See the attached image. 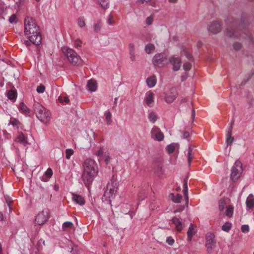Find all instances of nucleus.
<instances>
[{
  "label": "nucleus",
  "instance_id": "nucleus-16",
  "mask_svg": "<svg viewBox=\"0 0 254 254\" xmlns=\"http://www.w3.org/2000/svg\"><path fill=\"white\" fill-rule=\"evenodd\" d=\"M172 223L175 225L176 230L180 232L183 229V225L180 218L174 217L172 219Z\"/></svg>",
  "mask_w": 254,
  "mask_h": 254
},
{
  "label": "nucleus",
  "instance_id": "nucleus-8",
  "mask_svg": "<svg viewBox=\"0 0 254 254\" xmlns=\"http://www.w3.org/2000/svg\"><path fill=\"white\" fill-rule=\"evenodd\" d=\"M49 218V210L47 209L43 210L36 216L35 224L38 225H43L48 221Z\"/></svg>",
  "mask_w": 254,
  "mask_h": 254
},
{
  "label": "nucleus",
  "instance_id": "nucleus-10",
  "mask_svg": "<svg viewBox=\"0 0 254 254\" xmlns=\"http://www.w3.org/2000/svg\"><path fill=\"white\" fill-rule=\"evenodd\" d=\"M169 62L173 66V70L174 71H178L180 69L182 60L180 57L173 56L169 59Z\"/></svg>",
  "mask_w": 254,
  "mask_h": 254
},
{
  "label": "nucleus",
  "instance_id": "nucleus-44",
  "mask_svg": "<svg viewBox=\"0 0 254 254\" xmlns=\"http://www.w3.org/2000/svg\"><path fill=\"white\" fill-rule=\"evenodd\" d=\"M191 68V64L189 62H186L183 64V68L186 71L190 70Z\"/></svg>",
  "mask_w": 254,
  "mask_h": 254
},
{
  "label": "nucleus",
  "instance_id": "nucleus-27",
  "mask_svg": "<svg viewBox=\"0 0 254 254\" xmlns=\"http://www.w3.org/2000/svg\"><path fill=\"white\" fill-rule=\"evenodd\" d=\"M234 141V137H232V131L231 129H229V131L227 133V139L226 142L227 145H231Z\"/></svg>",
  "mask_w": 254,
  "mask_h": 254
},
{
  "label": "nucleus",
  "instance_id": "nucleus-9",
  "mask_svg": "<svg viewBox=\"0 0 254 254\" xmlns=\"http://www.w3.org/2000/svg\"><path fill=\"white\" fill-rule=\"evenodd\" d=\"M178 96L176 88L172 87L168 91L165 96V101L166 103L170 104L173 103Z\"/></svg>",
  "mask_w": 254,
  "mask_h": 254
},
{
  "label": "nucleus",
  "instance_id": "nucleus-50",
  "mask_svg": "<svg viewBox=\"0 0 254 254\" xmlns=\"http://www.w3.org/2000/svg\"><path fill=\"white\" fill-rule=\"evenodd\" d=\"M82 44V42L79 40L77 39L74 42V46L75 48H78L80 47Z\"/></svg>",
  "mask_w": 254,
  "mask_h": 254
},
{
  "label": "nucleus",
  "instance_id": "nucleus-58",
  "mask_svg": "<svg viewBox=\"0 0 254 254\" xmlns=\"http://www.w3.org/2000/svg\"><path fill=\"white\" fill-rule=\"evenodd\" d=\"M6 202L7 203V205H8V207H9V209L10 212H11V211H12V207H11V201H8V200H6Z\"/></svg>",
  "mask_w": 254,
  "mask_h": 254
},
{
  "label": "nucleus",
  "instance_id": "nucleus-54",
  "mask_svg": "<svg viewBox=\"0 0 254 254\" xmlns=\"http://www.w3.org/2000/svg\"><path fill=\"white\" fill-rule=\"evenodd\" d=\"M166 242L169 245H172L174 243V240L171 237H169Z\"/></svg>",
  "mask_w": 254,
  "mask_h": 254
},
{
  "label": "nucleus",
  "instance_id": "nucleus-46",
  "mask_svg": "<svg viewBox=\"0 0 254 254\" xmlns=\"http://www.w3.org/2000/svg\"><path fill=\"white\" fill-rule=\"evenodd\" d=\"M9 21L10 23H16L17 20V17H16V14H12L10 17H9Z\"/></svg>",
  "mask_w": 254,
  "mask_h": 254
},
{
  "label": "nucleus",
  "instance_id": "nucleus-64",
  "mask_svg": "<svg viewBox=\"0 0 254 254\" xmlns=\"http://www.w3.org/2000/svg\"><path fill=\"white\" fill-rule=\"evenodd\" d=\"M3 219V215L2 213L0 212V221H2Z\"/></svg>",
  "mask_w": 254,
  "mask_h": 254
},
{
  "label": "nucleus",
  "instance_id": "nucleus-1",
  "mask_svg": "<svg viewBox=\"0 0 254 254\" xmlns=\"http://www.w3.org/2000/svg\"><path fill=\"white\" fill-rule=\"evenodd\" d=\"M24 34L27 39L24 41V44L27 47L30 46L31 43L35 45L41 44L42 36L40 28L31 17L27 16L25 18Z\"/></svg>",
  "mask_w": 254,
  "mask_h": 254
},
{
  "label": "nucleus",
  "instance_id": "nucleus-6",
  "mask_svg": "<svg viewBox=\"0 0 254 254\" xmlns=\"http://www.w3.org/2000/svg\"><path fill=\"white\" fill-rule=\"evenodd\" d=\"M243 172V167L241 162L237 160L231 170V174L230 176L231 179L235 182L238 180L241 176Z\"/></svg>",
  "mask_w": 254,
  "mask_h": 254
},
{
  "label": "nucleus",
  "instance_id": "nucleus-47",
  "mask_svg": "<svg viewBox=\"0 0 254 254\" xmlns=\"http://www.w3.org/2000/svg\"><path fill=\"white\" fill-rule=\"evenodd\" d=\"M45 175L48 178H50L53 175L52 170L51 168H49L46 171Z\"/></svg>",
  "mask_w": 254,
  "mask_h": 254
},
{
  "label": "nucleus",
  "instance_id": "nucleus-37",
  "mask_svg": "<svg viewBox=\"0 0 254 254\" xmlns=\"http://www.w3.org/2000/svg\"><path fill=\"white\" fill-rule=\"evenodd\" d=\"M73 226V223L69 221H67L63 224L62 228L64 231H66L67 229L72 228Z\"/></svg>",
  "mask_w": 254,
  "mask_h": 254
},
{
  "label": "nucleus",
  "instance_id": "nucleus-59",
  "mask_svg": "<svg viewBox=\"0 0 254 254\" xmlns=\"http://www.w3.org/2000/svg\"><path fill=\"white\" fill-rule=\"evenodd\" d=\"M183 136L185 138H188L189 136V133L188 131H184Z\"/></svg>",
  "mask_w": 254,
  "mask_h": 254
},
{
  "label": "nucleus",
  "instance_id": "nucleus-41",
  "mask_svg": "<svg viewBox=\"0 0 254 254\" xmlns=\"http://www.w3.org/2000/svg\"><path fill=\"white\" fill-rule=\"evenodd\" d=\"M176 148V145L174 143H172L167 146V150L169 153H172L174 152Z\"/></svg>",
  "mask_w": 254,
  "mask_h": 254
},
{
  "label": "nucleus",
  "instance_id": "nucleus-25",
  "mask_svg": "<svg viewBox=\"0 0 254 254\" xmlns=\"http://www.w3.org/2000/svg\"><path fill=\"white\" fill-rule=\"evenodd\" d=\"M192 150H193V148L191 146H190L189 147L188 152V153L187 155L188 165L189 166H190L191 160L193 158V155L192 154Z\"/></svg>",
  "mask_w": 254,
  "mask_h": 254
},
{
  "label": "nucleus",
  "instance_id": "nucleus-53",
  "mask_svg": "<svg viewBox=\"0 0 254 254\" xmlns=\"http://www.w3.org/2000/svg\"><path fill=\"white\" fill-rule=\"evenodd\" d=\"M128 49L129 52H135V46L133 43H129L128 45Z\"/></svg>",
  "mask_w": 254,
  "mask_h": 254
},
{
  "label": "nucleus",
  "instance_id": "nucleus-61",
  "mask_svg": "<svg viewBox=\"0 0 254 254\" xmlns=\"http://www.w3.org/2000/svg\"><path fill=\"white\" fill-rule=\"evenodd\" d=\"M191 118L192 119V120H194L195 118V111L194 109H192V112H191Z\"/></svg>",
  "mask_w": 254,
  "mask_h": 254
},
{
  "label": "nucleus",
  "instance_id": "nucleus-32",
  "mask_svg": "<svg viewBox=\"0 0 254 254\" xmlns=\"http://www.w3.org/2000/svg\"><path fill=\"white\" fill-rule=\"evenodd\" d=\"M234 211V207L232 205H229L227 207L225 214L228 217H231L233 216Z\"/></svg>",
  "mask_w": 254,
  "mask_h": 254
},
{
  "label": "nucleus",
  "instance_id": "nucleus-60",
  "mask_svg": "<svg viewBox=\"0 0 254 254\" xmlns=\"http://www.w3.org/2000/svg\"><path fill=\"white\" fill-rule=\"evenodd\" d=\"M151 0H143V1H145L146 2H150V4L151 5H152L153 6H155V3L153 1H152Z\"/></svg>",
  "mask_w": 254,
  "mask_h": 254
},
{
  "label": "nucleus",
  "instance_id": "nucleus-55",
  "mask_svg": "<svg viewBox=\"0 0 254 254\" xmlns=\"http://www.w3.org/2000/svg\"><path fill=\"white\" fill-rule=\"evenodd\" d=\"M152 22L153 17L151 16L148 17L146 19V23L148 25L151 24Z\"/></svg>",
  "mask_w": 254,
  "mask_h": 254
},
{
  "label": "nucleus",
  "instance_id": "nucleus-31",
  "mask_svg": "<svg viewBox=\"0 0 254 254\" xmlns=\"http://www.w3.org/2000/svg\"><path fill=\"white\" fill-rule=\"evenodd\" d=\"M105 120L106 124L108 125H111L112 123V115L110 111H107L105 112Z\"/></svg>",
  "mask_w": 254,
  "mask_h": 254
},
{
  "label": "nucleus",
  "instance_id": "nucleus-20",
  "mask_svg": "<svg viewBox=\"0 0 254 254\" xmlns=\"http://www.w3.org/2000/svg\"><path fill=\"white\" fill-rule=\"evenodd\" d=\"M87 87L89 91L91 92L95 91L97 87L96 81L93 79L89 80L87 82Z\"/></svg>",
  "mask_w": 254,
  "mask_h": 254
},
{
  "label": "nucleus",
  "instance_id": "nucleus-34",
  "mask_svg": "<svg viewBox=\"0 0 254 254\" xmlns=\"http://www.w3.org/2000/svg\"><path fill=\"white\" fill-rule=\"evenodd\" d=\"M148 119L150 122L154 123L157 119L156 113L153 112H150L148 115Z\"/></svg>",
  "mask_w": 254,
  "mask_h": 254
},
{
  "label": "nucleus",
  "instance_id": "nucleus-29",
  "mask_svg": "<svg viewBox=\"0 0 254 254\" xmlns=\"http://www.w3.org/2000/svg\"><path fill=\"white\" fill-rule=\"evenodd\" d=\"M172 201L175 203H180L182 198V196L180 194H177L175 195L173 193L171 194Z\"/></svg>",
  "mask_w": 254,
  "mask_h": 254
},
{
  "label": "nucleus",
  "instance_id": "nucleus-33",
  "mask_svg": "<svg viewBox=\"0 0 254 254\" xmlns=\"http://www.w3.org/2000/svg\"><path fill=\"white\" fill-rule=\"evenodd\" d=\"M226 34L227 36L230 37H233L234 36H238V35L236 34V32H235L233 28H228L226 30Z\"/></svg>",
  "mask_w": 254,
  "mask_h": 254
},
{
  "label": "nucleus",
  "instance_id": "nucleus-36",
  "mask_svg": "<svg viewBox=\"0 0 254 254\" xmlns=\"http://www.w3.org/2000/svg\"><path fill=\"white\" fill-rule=\"evenodd\" d=\"M232 227V224L230 222H226L222 226V230L225 232H229Z\"/></svg>",
  "mask_w": 254,
  "mask_h": 254
},
{
  "label": "nucleus",
  "instance_id": "nucleus-22",
  "mask_svg": "<svg viewBox=\"0 0 254 254\" xmlns=\"http://www.w3.org/2000/svg\"><path fill=\"white\" fill-rule=\"evenodd\" d=\"M184 197L186 200V203L187 206H188L189 203V196H188V183L187 180H184Z\"/></svg>",
  "mask_w": 254,
  "mask_h": 254
},
{
  "label": "nucleus",
  "instance_id": "nucleus-52",
  "mask_svg": "<svg viewBox=\"0 0 254 254\" xmlns=\"http://www.w3.org/2000/svg\"><path fill=\"white\" fill-rule=\"evenodd\" d=\"M233 46V48L236 51L240 50L242 47L241 44L239 43H235Z\"/></svg>",
  "mask_w": 254,
  "mask_h": 254
},
{
  "label": "nucleus",
  "instance_id": "nucleus-26",
  "mask_svg": "<svg viewBox=\"0 0 254 254\" xmlns=\"http://www.w3.org/2000/svg\"><path fill=\"white\" fill-rule=\"evenodd\" d=\"M183 52L185 55L186 57L188 59V60L190 61H193V58L191 55V54L189 50L186 48H184L183 49Z\"/></svg>",
  "mask_w": 254,
  "mask_h": 254
},
{
  "label": "nucleus",
  "instance_id": "nucleus-40",
  "mask_svg": "<svg viewBox=\"0 0 254 254\" xmlns=\"http://www.w3.org/2000/svg\"><path fill=\"white\" fill-rule=\"evenodd\" d=\"M102 27V24L100 21H98L96 24H95L94 26V30L95 32H99L101 28Z\"/></svg>",
  "mask_w": 254,
  "mask_h": 254
},
{
  "label": "nucleus",
  "instance_id": "nucleus-2",
  "mask_svg": "<svg viewBox=\"0 0 254 254\" xmlns=\"http://www.w3.org/2000/svg\"><path fill=\"white\" fill-rule=\"evenodd\" d=\"M82 168L81 179L85 185L88 188L98 173V167L96 161L89 158L84 160Z\"/></svg>",
  "mask_w": 254,
  "mask_h": 254
},
{
  "label": "nucleus",
  "instance_id": "nucleus-51",
  "mask_svg": "<svg viewBox=\"0 0 254 254\" xmlns=\"http://www.w3.org/2000/svg\"><path fill=\"white\" fill-rule=\"evenodd\" d=\"M95 154L98 157H102L103 154V148L101 147L100 149L95 153Z\"/></svg>",
  "mask_w": 254,
  "mask_h": 254
},
{
  "label": "nucleus",
  "instance_id": "nucleus-42",
  "mask_svg": "<svg viewBox=\"0 0 254 254\" xmlns=\"http://www.w3.org/2000/svg\"><path fill=\"white\" fill-rule=\"evenodd\" d=\"M74 151L71 149H67L65 150V157L67 159H69L70 156L73 154Z\"/></svg>",
  "mask_w": 254,
  "mask_h": 254
},
{
  "label": "nucleus",
  "instance_id": "nucleus-19",
  "mask_svg": "<svg viewBox=\"0 0 254 254\" xmlns=\"http://www.w3.org/2000/svg\"><path fill=\"white\" fill-rule=\"evenodd\" d=\"M195 228L196 226L192 224L190 225L187 232L188 239L189 241H190L191 240L193 236L196 233Z\"/></svg>",
  "mask_w": 254,
  "mask_h": 254
},
{
  "label": "nucleus",
  "instance_id": "nucleus-23",
  "mask_svg": "<svg viewBox=\"0 0 254 254\" xmlns=\"http://www.w3.org/2000/svg\"><path fill=\"white\" fill-rule=\"evenodd\" d=\"M146 83L150 88L154 87L156 84V79L154 76L147 78Z\"/></svg>",
  "mask_w": 254,
  "mask_h": 254
},
{
  "label": "nucleus",
  "instance_id": "nucleus-17",
  "mask_svg": "<svg viewBox=\"0 0 254 254\" xmlns=\"http://www.w3.org/2000/svg\"><path fill=\"white\" fill-rule=\"evenodd\" d=\"M72 200L76 203L79 204L80 205H83L85 204V201L82 196L74 193H72Z\"/></svg>",
  "mask_w": 254,
  "mask_h": 254
},
{
  "label": "nucleus",
  "instance_id": "nucleus-57",
  "mask_svg": "<svg viewBox=\"0 0 254 254\" xmlns=\"http://www.w3.org/2000/svg\"><path fill=\"white\" fill-rule=\"evenodd\" d=\"M138 199L139 200H143L144 199V198L146 197V195L145 194L144 192H143L142 193V194L141 193H140V195H138Z\"/></svg>",
  "mask_w": 254,
  "mask_h": 254
},
{
  "label": "nucleus",
  "instance_id": "nucleus-11",
  "mask_svg": "<svg viewBox=\"0 0 254 254\" xmlns=\"http://www.w3.org/2000/svg\"><path fill=\"white\" fill-rule=\"evenodd\" d=\"M14 140L15 142L20 143L25 147L30 144L28 141L27 135L24 134L21 131H18L17 133Z\"/></svg>",
  "mask_w": 254,
  "mask_h": 254
},
{
  "label": "nucleus",
  "instance_id": "nucleus-3",
  "mask_svg": "<svg viewBox=\"0 0 254 254\" xmlns=\"http://www.w3.org/2000/svg\"><path fill=\"white\" fill-rule=\"evenodd\" d=\"M33 109L37 118L45 124H49L51 119L50 112L38 102H35Z\"/></svg>",
  "mask_w": 254,
  "mask_h": 254
},
{
  "label": "nucleus",
  "instance_id": "nucleus-62",
  "mask_svg": "<svg viewBox=\"0 0 254 254\" xmlns=\"http://www.w3.org/2000/svg\"><path fill=\"white\" fill-rule=\"evenodd\" d=\"M234 119H233L231 122V125H230V127L229 128V129H231V131H232L233 125L234 124Z\"/></svg>",
  "mask_w": 254,
  "mask_h": 254
},
{
  "label": "nucleus",
  "instance_id": "nucleus-48",
  "mask_svg": "<svg viewBox=\"0 0 254 254\" xmlns=\"http://www.w3.org/2000/svg\"><path fill=\"white\" fill-rule=\"evenodd\" d=\"M115 21L113 19V16L112 14H110L108 16V19H107V23L109 25H112L114 23H115Z\"/></svg>",
  "mask_w": 254,
  "mask_h": 254
},
{
  "label": "nucleus",
  "instance_id": "nucleus-21",
  "mask_svg": "<svg viewBox=\"0 0 254 254\" xmlns=\"http://www.w3.org/2000/svg\"><path fill=\"white\" fill-rule=\"evenodd\" d=\"M247 207L251 209L254 207V196L252 194H250L248 196L246 201Z\"/></svg>",
  "mask_w": 254,
  "mask_h": 254
},
{
  "label": "nucleus",
  "instance_id": "nucleus-18",
  "mask_svg": "<svg viewBox=\"0 0 254 254\" xmlns=\"http://www.w3.org/2000/svg\"><path fill=\"white\" fill-rule=\"evenodd\" d=\"M12 125L13 127H15L16 129L21 128L23 129V125L16 118H10L8 125Z\"/></svg>",
  "mask_w": 254,
  "mask_h": 254
},
{
  "label": "nucleus",
  "instance_id": "nucleus-12",
  "mask_svg": "<svg viewBox=\"0 0 254 254\" xmlns=\"http://www.w3.org/2000/svg\"><path fill=\"white\" fill-rule=\"evenodd\" d=\"M151 134V136L153 139L159 141L163 140L164 138L163 132L156 127H154L152 128Z\"/></svg>",
  "mask_w": 254,
  "mask_h": 254
},
{
  "label": "nucleus",
  "instance_id": "nucleus-49",
  "mask_svg": "<svg viewBox=\"0 0 254 254\" xmlns=\"http://www.w3.org/2000/svg\"><path fill=\"white\" fill-rule=\"evenodd\" d=\"M249 227L248 225H243L241 227V231L243 233H247L249 231Z\"/></svg>",
  "mask_w": 254,
  "mask_h": 254
},
{
  "label": "nucleus",
  "instance_id": "nucleus-24",
  "mask_svg": "<svg viewBox=\"0 0 254 254\" xmlns=\"http://www.w3.org/2000/svg\"><path fill=\"white\" fill-rule=\"evenodd\" d=\"M19 109L26 116L29 115L30 113V110L22 102L20 103Z\"/></svg>",
  "mask_w": 254,
  "mask_h": 254
},
{
  "label": "nucleus",
  "instance_id": "nucleus-38",
  "mask_svg": "<svg viewBox=\"0 0 254 254\" xmlns=\"http://www.w3.org/2000/svg\"><path fill=\"white\" fill-rule=\"evenodd\" d=\"M226 204V202L224 199L220 200L219 202V209L220 211L224 210Z\"/></svg>",
  "mask_w": 254,
  "mask_h": 254
},
{
  "label": "nucleus",
  "instance_id": "nucleus-28",
  "mask_svg": "<svg viewBox=\"0 0 254 254\" xmlns=\"http://www.w3.org/2000/svg\"><path fill=\"white\" fill-rule=\"evenodd\" d=\"M7 97L9 99L15 100L17 97V93L16 91L13 90H9L7 94Z\"/></svg>",
  "mask_w": 254,
  "mask_h": 254
},
{
  "label": "nucleus",
  "instance_id": "nucleus-13",
  "mask_svg": "<svg viewBox=\"0 0 254 254\" xmlns=\"http://www.w3.org/2000/svg\"><path fill=\"white\" fill-rule=\"evenodd\" d=\"M214 237V235L211 234L206 236V247L207 248V251L209 253L211 252L212 250L215 246Z\"/></svg>",
  "mask_w": 254,
  "mask_h": 254
},
{
  "label": "nucleus",
  "instance_id": "nucleus-4",
  "mask_svg": "<svg viewBox=\"0 0 254 254\" xmlns=\"http://www.w3.org/2000/svg\"><path fill=\"white\" fill-rule=\"evenodd\" d=\"M61 50L71 64L77 66L82 65V60L73 49L68 47H63Z\"/></svg>",
  "mask_w": 254,
  "mask_h": 254
},
{
  "label": "nucleus",
  "instance_id": "nucleus-43",
  "mask_svg": "<svg viewBox=\"0 0 254 254\" xmlns=\"http://www.w3.org/2000/svg\"><path fill=\"white\" fill-rule=\"evenodd\" d=\"M78 24L81 28L85 26V22L84 17H82L78 18Z\"/></svg>",
  "mask_w": 254,
  "mask_h": 254
},
{
  "label": "nucleus",
  "instance_id": "nucleus-39",
  "mask_svg": "<svg viewBox=\"0 0 254 254\" xmlns=\"http://www.w3.org/2000/svg\"><path fill=\"white\" fill-rule=\"evenodd\" d=\"M59 101L62 103L67 104L69 102L68 98L64 96H60L58 98Z\"/></svg>",
  "mask_w": 254,
  "mask_h": 254
},
{
  "label": "nucleus",
  "instance_id": "nucleus-5",
  "mask_svg": "<svg viewBox=\"0 0 254 254\" xmlns=\"http://www.w3.org/2000/svg\"><path fill=\"white\" fill-rule=\"evenodd\" d=\"M118 189L117 181L112 179L107 185V190L104 192L102 199L111 202V199L114 198Z\"/></svg>",
  "mask_w": 254,
  "mask_h": 254
},
{
  "label": "nucleus",
  "instance_id": "nucleus-35",
  "mask_svg": "<svg viewBox=\"0 0 254 254\" xmlns=\"http://www.w3.org/2000/svg\"><path fill=\"white\" fill-rule=\"evenodd\" d=\"M155 49V46L152 44H148L145 48V51L146 53L150 54Z\"/></svg>",
  "mask_w": 254,
  "mask_h": 254
},
{
  "label": "nucleus",
  "instance_id": "nucleus-63",
  "mask_svg": "<svg viewBox=\"0 0 254 254\" xmlns=\"http://www.w3.org/2000/svg\"><path fill=\"white\" fill-rule=\"evenodd\" d=\"M184 209V207L182 206L181 208L177 209L176 212H181Z\"/></svg>",
  "mask_w": 254,
  "mask_h": 254
},
{
  "label": "nucleus",
  "instance_id": "nucleus-14",
  "mask_svg": "<svg viewBox=\"0 0 254 254\" xmlns=\"http://www.w3.org/2000/svg\"><path fill=\"white\" fill-rule=\"evenodd\" d=\"M208 29L213 33H217L221 31V26L217 21H214L210 24Z\"/></svg>",
  "mask_w": 254,
  "mask_h": 254
},
{
  "label": "nucleus",
  "instance_id": "nucleus-30",
  "mask_svg": "<svg viewBox=\"0 0 254 254\" xmlns=\"http://www.w3.org/2000/svg\"><path fill=\"white\" fill-rule=\"evenodd\" d=\"M102 8L107 9L109 7V0H98Z\"/></svg>",
  "mask_w": 254,
  "mask_h": 254
},
{
  "label": "nucleus",
  "instance_id": "nucleus-45",
  "mask_svg": "<svg viewBox=\"0 0 254 254\" xmlns=\"http://www.w3.org/2000/svg\"><path fill=\"white\" fill-rule=\"evenodd\" d=\"M36 90L38 93H43L45 90V87L43 84H40L37 87Z\"/></svg>",
  "mask_w": 254,
  "mask_h": 254
},
{
  "label": "nucleus",
  "instance_id": "nucleus-56",
  "mask_svg": "<svg viewBox=\"0 0 254 254\" xmlns=\"http://www.w3.org/2000/svg\"><path fill=\"white\" fill-rule=\"evenodd\" d=\"M130 59L132 62H134L135 61V52H129Z\"/></svg>",
  "mask_w": 254,
  "mask_h": 254
},
{
  "label": "nucleus",
  "instance_id": "nucleus-7",
  "mask_svg": "<svg viewBox=\"0 0 254 254\" xmlns=\"http://www.w3.org/2000/svg\"><path fill=\"white\" fill-rule=\"evenodd\" d=\"M152 62L155 66L163 67L168 64L167 56L164 53L157 54L153 57Z\"/></svg>",
  "mask_w": 254,
  "mask_h": 254
},
{
  "label": "nucleus",
  "instance_id": "nucleus-15",
  "mask_svg": "<svg viewBox=\"0 0 254 254\" xmlns=\"http://www.w3.org/2000/svg\"><path fill=\"white\" fill-rule=\"evenodd\" d=\"M154 94L151 91L147 92L145 98V102L149 107H152L154 103Z\"/></svg>",
  "mask_w": 254,
  "mask_h": 254
}]
</instances>
